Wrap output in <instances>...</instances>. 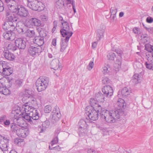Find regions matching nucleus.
I'll return each instance as SVG.
<instances>
[{
    "label": "nucleus",
    "instance_id": "obj_4",
    "mask_svg": "<svg viewBox=\"0 0 153 153\" xmlns=\"http://www.w3.org/2000/svg\"><path fill=\"white\" fill-rule=\"evenodd\" d=\"M49 82V79L46 77L40 76L36 82V89L38 92L44 91L47 87Z\"/></svg>",
    "mask_w": 153,
    "mask_h": 153
},
{
    "label": "nucleus",
    "instance_id": "obj_7",
    "mask_svg": "<svg viewBox=\"0 0 153 153\" xmlns=\"http://www.w3.org/2000/svg\"><path fill=\"white\" fill-rule=\"evenodd\" d=\"M115 106L117 109H115L114 110L112 111H115L118 110H120L121 111V113H119L120 116L118 118L115 119V122L116 120L120 119V117L123 115L124 114V110L123 109L126 107V104L124 100L122 99L119 98L115 104ZM111 111H112L110 112H111Z\"/></svg>",
    "mask_w": 153,
    "mask_h": 153
},
{
    "label": "nucleus",
    "instance_id": "obj_22",
    "mask_svg": "<svg viewBox=\"0 0 153 153\" xmlns=\"http://www.w3.org/2000/svg\"><path fill=\"white\" fill-rule=\"evenodd\" d=\"M4 57L7 60L13 61L14 60L15 56L14 54L10 52L8 50L4 51Z\"/></svg>",
    "mask_w": 153,
    "mask_h": 153
},
{
    "label": "nucleus",
    "instance_id": "obj_31",
    "mask_svg": "<svg viewBox=\"0 0 153 153\" xmlns=\"http://www.w3.org/2000/svg\"><path fill=\"white\" fill-rule=\"evenodd\" d=\"M131 92V90L126 87H124L121 90V93L122 96L124 97H126Z\"/></svg>",
    "mask_w": 153,
    "mask_h": 153
},
{
    "label": "nucleus",
    "instance_id": "obj_26",
    "mask_svg": "<svg viewBox=\"0 0 153 153\" xmlns=\"http://www.w3.org/2000/svg\"><path fill=\"white\" fill-rule=\"evenodd\" d=\"M29 22L32 26H41V21L36 18H31Z\"/></svg>",
    "mask_w": 153,
    "mask_h": 153
},
{
    "label": "nucleus",
    "instance_id": "obj_36",
    "mask_svg": "<svg viewBox=\"0 0 153 153\" xmlns=\"http://www.w3.org/2000/svg\"><path fill=\"white\" fill-rule=\"evenodd\" d=\"M98 101L94 98H91L90 99V103L91 105L90 106H92V107H98V105H100L98 104Z\"/></svg>",
    "mask_w": 153,
    "mask_h": 153
},
{
    "label": "nucleus",
    "instance_id": "obj_50",
    "mask_svg": "<svg viewBox=\"0 0 153 153\" xmlns=\"http://www.w3.org/2000/svg\"><path fill=\"white\" fill-rule=\"evenodd\" d=\"M10 122L9 120H6V119L3 122V124L2 125L5 127H8L10 126Z\"/></svg>",
    "mask_w": 153,
    "mask_h": 153
},
{
    "label": "nucleus",
    "instance_id": "obj_1",
    "mask_svg": "<svg viewBox=\"0 0 153 153\" xmlns=\"http://www.w3.org/2000/svg\"><path fill=\"white\" fill-rule=\"evenodd\" d=\"M98 107H92V106H88L85 108V114L87 116L88 119L91 123L92 121H96L98 119V113L100 114L101 118L104 119L107 122L109 123L115 122V119L118 118L119 113H121L120 110L115 111H109L102 108L100 105H98Z\"/></svg>",
    "mask_w": 153,
    "mask_h": 153
},
{
    "label": "nucleus",
    "instance_id": "obj_30",
    "mask_svg": "<svg viewBox=\"0 0 153 153\" xmlns=\"http://www.w3.org/2000/svg\"><path fill=\"white\" fill-rule=\"evenodd\" d=\"M35 32L34 30H31L30 29H27L25 32V36L29 38H33L35 36Z\"/></svg>",
    "mask_w": 153,
    "mask_h": 153
},
{
    "label": "nucleus",
    "instance_id": "obj_16",
    "mask_svg": "<svg viewBox=\"0 0 153 153\" xmlns=\"http://www.w3.org/2000/svg\"><path fill=\"white\" fill-rule=\"evenodd\" d=\"M65 38H62L60 42L61 52H63L65 50L68 46V43L69 41L70 38L71 37L65 36Z\"/></svg>",
    "mask_w": 153,
    "mask_h": 153
},
{
    "label": "nucleus",
    "instance_id": "obj_51",
    "mask_svg": "<svg viewBox=\"0 0 153 153\" xmlns=\"http://www.w3.org/2000/svg\"><path fill=\"white\" fill-rule=\"evenodd\" d=\"M94 65V63L93 61H90L89 65L87 67V68L88 69V70L90 71L92 69Z\"/></svg>",
    "mask_w": 153,
    "mask_h": 153
},
{
    "label": "nucleus",
    "instance_id": "obj_25",
    "mask_svg": "<svg viewBox=\"0 0 153 153\" xmlns=\"http://www.w3.org/2000/svg\"><path fill=\"white\" fill-rule=\"evenodd\" d=\"M14 30H10L8 28V31L5 32L3 33V36L4 38L6 40H13V38L12 35L14 34L13 31Z\"/></svg>",
    "mask_w": 153,
    "mask_h": 153
},
{
    "label": "nucleus",
    "instance_id": "obj_33",
    "mask_svg": "<svg viewBox=\"0 0 153 153\" xmlns=\"http://www.w3.org/2000/svg\"><path fill=\"white\" fill-rule=\"evenodd\" d=\"M140 37L141 42L144 44L146 42H149V37L147 34H142Z\"/></svg>",
    "mask_w": 153,
    "mask_h": 153
},
{
    "label": "nucleus",
    "instance_id": "obj_40",
    "mask_svg": "<svg viewBox=\"0 0 153 153\" xmlns=\"http://www.w3.org/2000/svg\"><path fill=\"white\" fill-rule=\"evenodd\" d=\"M23 80V79H18L15 81V84L17 87H20L22 85Z\"/></svg>",
    "mask_w": 153,
    "mask_h": 153
},
{
    "label": "nucleus",
    "instance_id": "obj_20",
    "mask_svg": "<svg viewBox=\"0 0 153 153\" xmlns=\"http://www.w3.org/2000/svg\"><path fill=\"white\" fill-rule=\"evenodd\" d=\"M21 114L22 117V119L24 118L25 120H27V122L30 123V124L34 125V121L32 119L30 115V113H28L25 112L22 113V114L21 113Z\"/></svg>",
    "mask_w": 153,
    "mask_h": 153
},
{
    "label": "nucleus",
    "instance_id": "obj_15",
    "mask_svg": "<svg viewBox=\"0 0 153 153\" xmlns=\"http://www.w3.org/2000/svg\"><path fill=\"white\" fill-rule=\"evenodd\" d=\"M15 43L17 48L19 50L24 49L26 46L25 41L22 39L18 38L15 40Z\"/></svg>",
    "mask_w": 153,
    "mask_h": 153
},
{
    "label": "nucleus",
    "instance_id": "obj_60",
    "mask_svg": "<svg viewBox=\"0 0 153 153\" xmlns=\"http://www.w3.org/2000/svg\"><path fill=\"white\" fill-rule=\"evenodd\" d=\"M115 51L119 56H120L122 53V51L120 49H115Z\"/></svg>",
    "mask_w": 153,
    "mask_h": 153
},
{
    "label": "nucleus",
    "instance_id": "obj_63",
    "mask_svg": "<svg viewBox=\"0 0 153 153\" xmlns=\"http://www.w3.org/2000/svg\"><path fill=\"white\" fill-rule=\"evenodd\" d=\"M38 99L40 100L41 102H43L44 100V98L41 95H38Z\"/></svg>",
    "mask_w": 153,
    "mask_h": 153
},
{
    "label": "nucleus",
    "instance_id": "obj_46",
    "mask_svg": "<svg viewBox=\"0 0 153 153\" xmlns=\"http://www.w3.org/2000/svg\"><path fill=\"white\" fill-rule=\"evenodd\" d=\"M42 26L41 25V26L36 27V30L38 32L39 35H44V33L42 34V31L44 29V28L41 27Z\"/></svg>",
    "mask_w": 153,
    "mask_h": 153
},
{
    "label": "nucleus",
    "instance_id": "obj_62",
    "mask_svg": "<svg viewBox=\"0 0 153 153\" xmlns=\"http://www.w3.org/2000/svg\"><path fill=\"white\" fill-rule=\"evenodd\" d=\"M88 153H96V151L93 149H88L87 151Z\"/></svg>",
    "mask_w": 153,
    "mask_h": 153
},
{
    "label": "nucleus",
    "instance_id": "obj_48",
    "mask_svg": "<svg viewBox=\"0 0 153 153\" xmlns=\"http://www.w3.org/2000/svg\"><path fill=\"white\" fill-rule=\"evenodd\" d=\"M117 12V9L115 7H111L110 10L111 13L110 16H111L112 15H116Z\"/></svg>",
    "mask_w": 153,
    "mask_h": 153
},
{
    "label": "nucleus",
    "instance_id": "obj_54",
    "mask_svg": "<svg viewBox=\"0 0 153 153\" xmlns=\"http://www.w3.org/2000/svg\"><path fill=\"white\" fill-rule=\"evenodd\" d=\"M146 22L149 23H151L153 22V18L150 16L147 17L146 19Z\"/></svg>",
    "mask_w": 153,
    "mask_h": 153
},
{
    "label": "nucleus",
    "instance_id": "obj_52",
    "mask_svg": "<svg viewBox=\"0 0 153 153\" xmlns=\"http://www.w3.org/2000/svg\"><path fill=\"white\" fill-rule=\"evenodd\" d=\"M6 116L5 115H4L0 116V124H3V123L6 119Z\"/></svg>",
    "mask_w": 153,
    "mask_h": 153
},
{
    "label": "nucleus",
    "instance_id": "obj_3",
    "mask_svg": "<svg viewBox=\"0 0 153 153\" xmlns=\"http://www.w3.org/2000/svg\"><path fill=\"white\" fill-rule=\"evenodd\" d=\"M88 123H91L88 121L87 117H86L85 119H81L79 122L77 132L79 137H82L87 134L88 132Z\"/></svg>",
    "mask_w": 153,
    "mask_h": 153
},
{
    "label": "nucleus",
    "instance_id": "obj_55",
    "mask_svg": "<svg viewBox=\"0 0 153 153\" xmlns=\"http://www.w3.org/2000/svg\"><path fill=\"white\" fill-rule=\"evenodd\" d=\"M51 149L52 150H55L59 151L61 150V148L59 145H58L55 147H52Z\"/></svg>",
    "mask_w": 153,
    "mask_h": 153
},
{
    "label": "nucleus",
    "instance_id": "obj_41",
    "mask_svg": "<svg viewBox=\"0 0 153 153\" xmlns=\"http://www.w3.org/2000/svg\"><path fill=\"white\" fill-rule=\"evenodd\" d=\"M0 64L2 65V67L3 68L2 69H8V68H10L11 67H10L8 65V64L7 63L5 62L1 61H0Z\"/></svg>",
    "mask_w": 153,
    "mask_h": 153
},
{
    "label": "nucleus",
    "instance_id": "obj_24",
    "mask_svg": "<svg viewBox=\"0 0 153 153\" xmlns=\"http://www.w3.org/2000/svg\"><path fill=\"white\" fill-rule=\"evenodd\" d=\"M148 61L145 63V65L147 68L153 70V57L152 56L149 58H146Z\"/></svg>",
    "mask_w": 153,
    "mask_h": 153
},
{
    "label": "nucleus",
    "instance_id": "obj_9",
    "mask_svg": "<svg viewBox=\"0 0 153 153\" xmlns=\"http://www.w3.org/2000/svg\"><path fill=\"white\" fill-rule=\"evenodd\" d=\"M29 113L32 119L34 121V125L38 124L40 123V120L39 119V110L33 108H30Z\"/></svg>",
    "mask_w": 153,
    "mask_h": 153
},
{
    "label": "nucleus",
    "instance_id": "obj_49",
    "mask_svg": "<svg viewBox=\"0 0 153 153\" xmlns=\"http://www.w3.org/2000/svg\"><path fill=\"white\" fill-rule=\"evenodd\" d=\"M58 142V137L55 136V137L51 142V144L52 146L54 144H56Z\"/></svg>",
    "mask_w": 153,
    "mask_h": 153
},
{
    "label": "nucleus",
    "instance_id": "obj_14",
    "mask_svg": "<svg viewBox=\"0 0 153 153\" xmlns=\"http://www.w3.org/2000/svg\"><path fill=\"white\" fill-rule=\"evenodd\" d=\"M17 6H19L17 13L18 15L21 17H26L29 14L28 11L27 9L22 5H20L18 3Z\"/></svg>",
    "mask_w": 153,
    "mask_h": 153
},
{
    "label": "nucleus",
    "instance_id": "obj_47",
    "mask_svg": "<svg viewBox=\"0 0 153 153\" xmlns=\"http://www.w3.org/2000/svg\"><path fill=\"white\" fill-rule=\"evenodd\" d=\"M109 67V65H107L106 66H105L103 67V70L102 71V72L104 75L106 74L109 72V71L108 70Z\"/></svg>",
    "mask_w": 153,
    "mask_h": 153
},
{
    "label": "nucleus",
    "instance_id": "obj_12",
    "mask_svg": "<svg viewBox=\"0 0 153 153\" xmlns=\"http://www.w3.org/2000/svg\"><path fill=\"white\" fill-rule=\"evenodd\" d=\"M102 91L107 97H110L113 95L112 88L109 85L104 86L102 88Z\"/></svg>",
    "mask_w": 153,
    "mask_h": 153
},
{
    "label": "nucleus",
    "instance_id": "obj_58",
    "mask_svg": "<svg viewBox=\"0 0 153 153\" xmlns=\"http://www.w3.org/2000/svg\"><path fill=\"white\" fill-rule=\"evenodd\" d=\"M5 78L7 79L8 82L10 84H11L12 85V83L11 81L13 80V78L12 77H5Z\"/></svg>",
    "mask_w": 153,
    "mask_h": 153
},
{
    "label": "nucleus",
    "instance_id": "obj_38",
    "mask_svg": "<svg viewBox=\"0 0 153 153\" xmlns=\"http://www.w3.org/2000/svg\"><path fill=\"white\" fill-rule=\"evenodd\" d=\"M31 91L29 89H25V93L24 94V96L27 97L28 98H32L33 97L31 95Z\"/></svg>",
    "mask_w": 153,
    "mask_h": 153
},
{
    "label": "nucleus",
    "instance_id": "obj_6",
    "mask_svg": "<svg viewBox=\"0 0 153 153\" xmlns=\"http://www.w3.org/2000/svg\"><path fill=\"white\" fill-rule=\"evenodd\" d=\"M15 119L16 120L17 124H16L14 123H11V130L12 132L16 133L18 135L22 128L20 127H23L22 125L24 123V121L20 117L16 118Z\"/></svg>",
    "mask_w": 153,
    "mask_h": 153
},
{
    "label": "nucleus",
    "instance_id": "obj_28",
    "mask_svg": "<svg viewBox=\"0 0 153 153\" xmlns=\"http://www.w3.org/2000/svg\"><path fill=\"white\" fill-rule=\"evenodd\" d=\"M95 97L96 100L101 102L104 101L106 97L104 94H102L101 92L97 93L95 94Z\"/></svg>",
    "mask_w": 153,
    "mask_h": 153
},
{
    "label": "nucleus",
    "instance_id": "obj_2",
    "mask_svg": "<svg viewBox=\"0 0 153 153\" xmlns=\"http://www.w3.org/2000/svg\"><path fill=\"white\" fill-rule=\"evenodd\" d=\"M6 21L10 26H8V29L10 30H14L16 27L17 22H19V18L16 15L8 11L6 12Z\"/></svg>",
    "mask_w": 153,
    "mask_h": 153
},
{
    "label": "nucleus",
    "instance_id": "obj_37",
    "mask_svg": "<svg viewBox=\"0 0 153 153\" xmlns=\"http://www.w3.org/2000/svg\"><path fill=\"white\" fill-rule=\"evenodd\" d=\"M55 5L57 8H60V7L64 6V2L63 0H55Z\"/></svg>",
    "mask_w": 153,
    "mask_h": 153
},
{
    "label": "nucleus",
    "instance_id": "obj_13",
    "mask_svg": "<svg viewBox=\"0 0 153 153\" xmlns=\"http://www.w3.org/2000/svg\"><path fill=\"white\" fill-rule=\"evenodd\" d=\"M55 110H53L51 113V120L52 122L54 123L58 121L61 118V114L60 111H57L56 109L55 108Z\"/></svg>",
    "mask_w": 153,
    "mask_h": 153
},
{
    "label": "nucleus",
    "instance_id": "obj_11",
    "mask_svg": "<svg viewBox=\"0 0 153 153\" xmlns=\"http://www.w3.org/2000/svg\"><path fill=\"white\" fill-rule=\"evenodd\" d=\"M44 35H39L34 36L33 39V42L34 43L38 45V46L42 47L44 43V36H46V33H44Z\"/></svg>",
    "mask_w": 153,
    "mask_h": 153
},
{
    "label": "nucleus",
    "instance_id": "obj_64",
    "mask_svg": "<svg viewBox=\"0 0 153 153\" xmlns=\"http://www.w3.org/2000/svg\"><path fill=\"white\" fill-rule=\"evenodd\" d=\"M97 42H95L92 43V47L93 48H95L97 47Z\"/></svg>",
    "mask_w": 153,
    "mask_h": 153
},
{
    "label": "nucleus",
    "instance_id": "obj_53",
    "mask_svg": "<svg viewBox=\"0 0 153 153\" xmlns=\"http://www.w3.org/2000/svg\"><path fill=\"white\" fill-rule=\"evenodd\" d=\"M133 32L135 34H139L140 33V29L138 27H134L133 29Z\"/></svg>",
    "mask_w": 153,
    "mask_h": 153
},
{
    "label": "nucleus",
    "instance_id": "obj_27",
    "mask_svg": "<svg viewBox=\"0 0 153 153\" xmlns=\"http://www.w3.org/2000/svg\"><path fill=\"white\" fill-rule=\"evenodd\" d=\"M17 4L16 3L14 4H8L7 5L9 9L12 13H16L18 11V8L19 7V6H17Z\"/></svg>",
    "mask_w": 153,
    "mask_h": 153
},
{
    "label": "nucleus",
    "instance_id": "obj_21",
    "mask_svg": "<svg viewBox=\"0 0 153 153\" xmlns=\"http://www.w3.org/2000/svg\"><path fill=\"white\" fill-rule=\"evenodd\" d=\"M23 128H21L18 136L25 138L29 134V129L28 128H24L23 127Z\"/></svg>",
    "mask_w": 153,
    "mask_h": 153
},
{
    "label": "nucleus",
    "instance_id": "obj_56",
    "mask_svg": "<svg viewBox=\"0 0 153 153\" xmlns=\"http://www.w3.org/2000/svg\"><path fill=\"white\" fill-rule=\"evenodd\" d=\"M4 10L3 3L1 0H0V12H2Z\"/></svg>",
    "mask_w": 153,
    "mask_h": 153
},
{
    "label": "nucleus",
    "instance_id": "obj_44",
    "mask_svg": "<svg viewBox=\"0 0 153 153\" xmlns=\"http://www.w3.org/2000/svg\"><path fill=\"white\" fill-rule=\"evenodd\" d=\"M102 83L104 84H108L110 83L111 80L108 77L104 76L102 77Z\"/></svg>",
    "mask_w": 153,
    "mask_h": 153
},
{
    "label": "nucleus",
    "instance_id": "obj_32",
    "mask_svg": "<svg viewBox=\"0 0 153 153\" xmlns=\"http://www.w3.org/2000/svg\"><path fill=\"white\" fill-rule=\"evenodd\" d=\"M0 92L5 95H8L10 93V90L6 86H0Z\"/></svg>",
    "mask_w": 153,
    "mask_h": 153
},
{
    "label": "nucleus",
    "instance_id": "obj_39",
    "mask_svg": "<svg viewBox=\"0 0 153 153\" xmlns=\"http://www.w3.org/2000/svg\"><path fill=\"white\" fill-rule=\"evenodd\" d=\"M107 56L108 60H113L116 57V55L114 52H110L108 54Z\"/></svg>",
    "mask_w": 153,
    "mask_h": 153
},
{
    "label": "nucleus",
    "instance_id": "obj_19",
    "mask_svg": "<svg viewBox=\"0 0 153 153\" xmlns=\"http://www.w3.org/2000/svg\"><path fill=\"white\" fill-rule=\"evenodd\" d=\"M50 125V122L48 120H46L43 122L42 125L38 126V130L39 133H42L45 132L47 128H48Z\"/></svg>",
    "mask_w": 153,
    "mask_h": 153
},
{
    "label": "nucleus",
    "instance_id": "obj_8",
    "mask_svg": "<svg viewBox=\"0 0 153 153\" xmlns=\"http://www.w3.org/2000/svg\"><path fill=\"white\" fill-rule=\"evenodd\" d=\"M44 49L39 46L30 45L28 48V54L33 57L38 56L43 51Z\"/></svg>",
    "mask_w": 153,
    "mask_h": 153
},
{
    "label": "nucleus",
    "instance_id": "obj_59",
    "mask_svg": "<svg viewBox=\"0 0 153 153\" xmlns=\"http://www.w3.org/2000/svg\"><path fill=\"white\" fill-rule=\"evenodd\" d=\"M56 38H54L52 40V44L54 46H56Z\"/></svg>",
    "mask_w": 153,
    "mask_h": 153
},
{
    "label": "nucleus",
    "instance_id": "obj_61",
    "mask_svg": "<svg viewBox=\"0 0 153 153\" xmlns=\"http://www.w3.org/2000/svg\"><path fill=\"white\" fill-rule=\"evenodd\" d=\"M60 131L59 129H57L55 131V136L58 137V135L60 132Z\"/></svg>",
    "mask_w": 153,
    "mask_h": 153
},
{
    "label": "nucleus",
    "instance_id": "obj_43",
    "mask_svg": "<svg viewBox=\"0 0 153 153\" xmlns=\"http://www.w3.org/2000/svg\"><path fill=\"white\" fill-rule=\"evenodd\" d=\"M6 3L7 5L8 4H14L16 3H19V0H5Z\"/></svg>",
    "mask_w": 153,
    "mask_h": 153
},
{
    "label": "nucleus",
    "instance_id": "obj_45",
    "mask_svg": "<svg viewBox=\"0 0 153 153\" xmlns=\"http://www.w3.org/2000/svg\"><path fill=\"white\" fill-rule=\"evenodd\" d=\"M52 110V107L50 105H46L44 108V111L45 113H48L51 112Z\"/></svg>",
    "mask_w": 153,
    "mask_h": 153
},
{
    "label": "nucleus",
    "instance_id": "obj_23",
    "mask_svg": "<svg viewBox=\"0 0 153 153\" xmlns=\"http://www.w3.org/2000/svg\"><path fill=\"white\" fill-rule=\"evenodd\" d=\"M105 32V28H103L101 29H98L96 30V39L97 41L100 40L103 37Z\"/></svg>",
    "mask_w": 153,
    "mask_h": 153
},
{
    "label": "nucleus",
    "instance_id": "obj_42",
    "mask_svg": "<svg viewBox=\"0 0 153 153\" xmlns=\"http://www.w3.org/2000/svg\"><path fill=\"white\" fill-rule=\"evenodd\" d=\"M23 140L19 138H16L14 140V143L18 145L19 146L21 145V143H22Z\"/></svg>",
    "mask_w": 153,
    "mask_h": 153
},
{
    "label": "nucleus",
    "instance_id": "obj_35",
    "mask_svg": "<svg viewBox=\"0 0 153 153\" xmlns=\"http://www.w3.org/2000/svg\"><path fill=\"white\" fill-rule=\"evenodd\" d=\"M7 48L8 50H10L13 51H15L17 49L15 42L10 43L7 46Z\"/></svg>",
    "mask_w": 153,
    "mask_h": 153
},
{
    "label": "nucleus",
    "instance_id": "obj_29",
    "mask_svg": "<svg viewBox=\"0 0 153 153\" xmlns=\"http://www.w3.org/2000/svg\"><path fill=\"white\" fill-rule=\"evenodd\" d=\"M0 72L5 76H10L13 73V68H11L8 69L5 68V70L2 69V71H0Z\"/></svg>",
    "mask_w": 153,
    "mask_h": 153
},
{
    "label": "nucleus",
    "instance_id": "obj_10",
    "mask_svg": "<svg viewBox=\"0 0 153 153\" xmlns=\"http://www.w3.org/2000/svg\"><path fill=\"white\" fill-rule=\"evenodd\" d=\"M28 7L33 10L41 11L44 9L43 7H41L38 4L36 0H27Z\"/></svg>",
    "mask_w": 153,
    "mask_h": 153
},
{
    "label": "nucleus",
    "instance_id": "obj_17",
    "mask_svg": "<svg viewBox=\"0 0 153 153\" xmlns=\"http://www.w3.org/2000/svg\"><path fill=\"white\" fill-rule=\"evenodd\" d=\"M9 140L7 137H4V139L0 141V148L3 151H6L8 149L7 145L8 143Z\"/></svg>",
    "mask_w": 153,
    "mask_h": 153
},
{
    "label": "nucleus",
    "instance_id": "obj_5",
    "mask_svg": "<svg viewBox=\"0 0 153 153\" xmlns=\"http://www.w3.org/2000/svg\"><path fill=\"white\" fill-rule=\"evenodd\" d=\"M62 29L60 30V32L63 37L65 36L71 37L73 34L72 31L73 29L72 25L70 26L69 23L65 21L61 22Z\"/></svg>",
    "mask_w": 153,
    "mask_h": 153
},
{
    "label": "nucleus",
    "instance_id": "obj_57",
    "mask_svg": "<svg viewBox=\"0 0 153 153\" xmlns=\"http://www.w3.org/2000/svg\"><path fill=\"white\" fill-rule=\"evenodd\" d=\"M146 30L149 33L153 34V27H146Z\"/></svg>",
    "mask_w": 153,
    "mask_h": 153
},
{
    "label": "nucleus",
    "instance_id": "obj_18",
    "mask_svg": "<svg viewBox=\"0 0 153 153\" xmlns=\"http://www.w3.org/2000/svg\"><path fill=\"white\" fill-rule=\"evenodd\" d=\"M59 60L58 59H53L51 62V68L54 70H58L59 69L60 71L62 69V67L60 65Z\"/></svg>",
    "mask_w": 153,
    "mask_h": 153
},
{
    "label": "nucleus",
    "instance_id": "obj_34",
    "mask_svg": "<svg viewBox=\"0 0 153 153\" xmlns=\"http://www.w3.org/2000/svg\"><path fill=\"white\" fill-rule=\"evenodd\" d=\"M141 76L138 74H135L133 76L132 82L136 84L140 82Z\"/></svg>",
    "mask_w": 153,
    "mask_h": 153
}]
</instances>
